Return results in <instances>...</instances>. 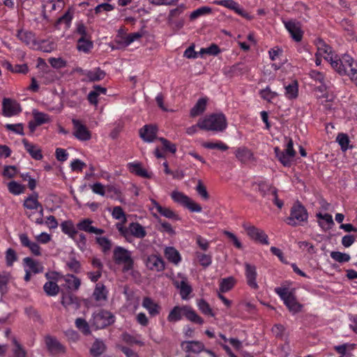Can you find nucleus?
I'll return each mask as SVG.
<instances>
[{
    "mask_svg": "<svg viewBox=\"0 0 357 357\" xmlns=\"http://www.w3.org/2000/svg\"><path fill=\"white\" fill-rule=\"evenodd\" d=\"M258 186V189L257 190L261 194V195L264 197H266L268 195L273 193V190H276V188L266 181H260L256 183Z\"/></svg>",
    "mask_w": 357,
    "mask_h": 357,
    "instance_id": "79ce46f5",
    "label": "nucleus"
},
{
    "mask_svg": "<svg viewBox=\"0 0 357 357\" xmlns=\"http://www.w3.org/2000/svg\"><path fill=\"white\" fill-rule=\"evenodd\" d=\"M113 259L116 264H123V272H128L134 268V260L130 251L123 247L116 246L114 249Z\"/></svg>",
    "mask_w": 357,
    "mask_h": 357,
    "instance_id": "20e7f679",
    "label": "nucleus"
},
{
    "mask_svg": "<svg viewBox=\"0 0 357 357\" xmlns=\"http://www.w3.org/2000/svg\"><path fill=\"white\" fill-rule=\"evenodd\" d=\"M43 289L47 295L50 296H54L59 291V287L56 282L52 281L47 282L43 286Z\"/></svg>",
    "mask_w": 357,
    "mask_h": 357,
    "instance_id": "3c124183",
    "label": "nucleus"
},
{
    "mask_svg": "<svg viewBox=\"0 0 357 357\" xmlns=\"http://www.w3.org/2000/svg\"><path fill=\"white\" fill-rule=\"evenodd\" d=\"M317 52L315 56H323V57L330 61L333 68L338 73H345V70L342 68L343 65H350L349 62H352V57L349 54H344L341 59L335 57L332 53V48L328 45L323 40L317 39L316 41Z\"/></svg>",
    "mask_w": 357,
    "mask_h": 357,
    "instance_id": "f257e3e1",
    "label": "nucleus"
},
{
    "mask_svg": "<svg viewBox=\"0 0 357 357\" xmlns=\"http://www.w3.org/2000/svg\"><path fill=\"white\" fill-rule=\"evenodd\" d=\"M114 321L115 317L112 312L105 310H100L93 313L89 323L92 327L98 330L112 325Z\"/></svg>",
    "mask_w": 357,
    "mask_h": 357,
    "instance_id": "7ed1b4c3",
    "label": "nucleus"
},
{
    "mask_svg": "<svg viewBox=\"0 0 357 357\" xmlns=\"http://www.w3.org/2000/svg\"><path fill=\"white\" fill-rule=\"evenodd\" d=\"M236 159L241 163L246 164L255 160L252 151L246 146H241L235 151Z\"/></svg>",
    "mask_w": 357,
    "mask_h": 357,
    "instance_id": "412c9836",
    "label": "nucleus"
},
{
    "mask_svg": "<svg viewBox=\"0 0 357 357\" xmlns=\"http://www.w3.org/2000/svg\"><path fill=\"white\" fill-rule=\"evenodd\" d=\"M24 261L33 273H39L43 271V266L31 257H25Z\"/></svg>",
    "mask_w": 357,
    "mask_h": 357,
    "instance_id": "c03bdc74",
    "label": "nucleus"
},
{
    "mask_svg": "<svg viewBox=\"0 0 357 357\" xmlns=\"http://www.w3.org/2000/svg\"><path fill=\"white\" fill-rule=\"evenodd\" d=\"M171 197L175 202L187 208L191 212L199 213L202 211L201 206L195 202L183 192L179 191H173L171 194Z\"/></svg>",
    "mask_w": 357,
    "mask_h": 357,
    "instance_id": "6e6552de",
    "label": "nucleus"
},
{
    "mask_svg": "<svg viewBox=\"0 0 357 357\" xmlns=\"http://www.w3.org/2000/svg\"><path fill=\"white\" fill-rule=\"evenodd\" d=\"M61 230L67 234L70 238L75 240V236L78 234V231L71 221H64L61 225Z\"/></svg>",
    "mask_w": 357,
    "mask_h": 357,
    "instance_id": "58836bf2",
    "label": "nucleus"
},
{
    "mask_svg": "<svg viewBox=\"0 0 357 357\" xmlns=\"http://www.w3.org/2000/svg\"><path fill=\"white\" fill-rule=\"evenodd\" d=\"M73 18V11L70 8L62 16L56 21V24H65L67 28H69Z\"/></svg>",
    "mask_w": 357,
    "mask_h": 357,
    "instance_id": "5fc2aeb1",
    "label": "nucleus"
},
{
    "mask_svg": "<svg viewBox=\"0 0 357 357\" xmlns=\"http://www.w3.org/2000/svg\"><path fill=\"white\" fill-rule=\"evenodd\" d=\"M245 278L247 283L250 287L254 289H258L259 285L257 282V268L255 265L248 263L245 264Z\"/></svg>",
    "mask_w": 357,
    "mask_h": 357,
    "instance_id": "a211bd4d",
    "label": "nucleus"
},
{
    "mask_svg": "<svg viewBox=\"0 0 357 357\" xmlns=\"http://www.w3.org/2000/svg\"><path fill=\"white\" fill-rule=\"evenodd\" d=\"M202 146L208 149H219L222 151L228 150L229 146L221 141L217 142H204Z\"/></svg>",
    "mask_w": 357,
    "mask_h": 357,
    "instance_id": "6e6d98bb",
    "label": "nucleus"
},
{
    "mask_svg": "<svg viewBox=\"0 0 357 357\" xmlns=\"http://www.w3.org/2000/svg\"><path fill=\"white\" fill-rule=\"evenodd\" d=\"M197 126L202 130L222 132L227 126L226 116L222 113L213 114L200 119Z\"/></svg>",
    "mask_w": 357,
    "mask_h": 357,
    "instance_id": "f03ea898",
    "label": "nucleus"
},
{
    "mask_svg": "<svg viewBox=\"0 0 357 357\" xmlns=\"http://www.w3.org/2000/svg\"><path fill=\"white\" fill-rule=\"evenodd\" d=\"M259 94L260 97L267 101L268 102H273V100L278 96V93L275 91H273L270 86H266L264 89H261L259 91Z\"/></svg>",
    "mask_w": 357,
    "mask_h": 357,
    "instance_id": "37998d69",
    "label": "nucleus"
},
{
    "mask_svg": "<svg viewBox=\"0 0 357 357\" xmlns=\"http://www.w3.org/2000/svg\"><path fill=\"white\" fill-rule=\"evenodd\" d=\"M235 284V280L233 277H228L221 280L220 282V291L222 293L227 292L231 290Z\"/></svg>",
    "mask_w": 357,
    "mask_h": 357,
    "instance_id": "49530a36",
    "label": "nucleus"
},
{
    "mask_svg": "<svg viewBox=\"0 0 357 357\" xmlns=\"http://www.w3.org/2000/svg\"><path fill=\"white\" fill-rule=\"evenodd\" d=\"M275 293L284 301L289 310L293 313H297L301 310L302 305L296 301L294 294L286 287H277Z\"/></svg>",
    "mask_w": 357,
    "mask_h": 357,
    "instance_id": "39448f33",
    "label": "nucleus"
},
{
    "mask_svg": "<svg viewBox=\"0 0 357 357\" xmlns=\"http://www.w3.org/2000/svg\"><path fill=\"white\" fill-rule=\"evenodd\" d=\"M336 142L339 144L340 149L343 152H345L348 149H351L353 148V146L350 145V139L349 136L345 133H338L336 137Z\"/></svg>",
    "mask_w": 357,
    "mask_h": 357,
    "instance_id": "a19ab883",
    "label": "nucleus"
},
{
    "mask_svg": "<svg viewBox=\"0 0 357 357\" xmlns=\"http://www.w3.org/2000/svg\"><path fill=\"white\" fill-rule=\"evenodd\" d=\"M13 343L15 348L13 349V354L10 357H26V352L22 345L17 342L15 337L13 338Z\"/></svg>",
    "mask_w": 357,
    "mask_h": 357,
    "instance_id": "864d4df0",
    "label": "nucleus"
},
{
    "mask_svg": "<svg viewBox=\"0 0 357 357\" xmlns=\"http://www.w3.org/2000/svg\"><path fill=\"white\" fill-rule=\"evenodd\" d=\"M93 47V43L86 38H80L77 40V49L84 52H88Z\"/></svg>",
    "mask_w": 357,
    "mask_h": 357,
    "instance_id": "4d7b16f0",
    "label": "nucleus"
},
{
    "mask_svg": "<svg viewBox=\"0 0 357 357\" xmlns=\"http://www.w3.org/2000/svg\"><path fill=\"white\" fill-rule=\"evenodd\" d=\"M92 297L98 303V305H105L108 299V291L105 285L102 283H97L92 294Z\"/></svg>",
    "mask_w": 357,
    "mask_h": 357,
    "instance_id": "dca6fc26",
    "label": "nucleus"
},
{
    "mask_svg": "<svg viewBox=\"0 0 357 357\" xmlns=\"http://www.w3.org/2000/svg\"><path fill=\"white\" fill-rule=\"evenodd\" d=\"M157 127L153 125H145L139 130L140 137L146 142H152L156 137Z\"/></svg>",
    "mask_w": 357,
    "mask_h": 357,
    "instance_id": "4be33fe9",
    "label": "nucleus"
},
{
    "mask_svg": "<svg viewBox=\"0 0 357 357\" xmlns=\"http://www.w3.org/2000/svg\"><path fill=\"white\" fill-rule=\"evenodd\" d=\"M173 284L176 289L180 290L181 298L183 300L188 299L192 289L188 282L187 277L183 273H179L177 274L176 278L173 280Z\"/></svg>",
    "mask_w": 357,
    "mask_h": 357,
    "instance_id": "1a4fd4ad",
    "label": "nucleus"
},
{
    "mask_svg": "<svg viewBox=\"0 0 357 357\" xmlns=\"http://www.w3.org/2000/svg\"><path fill=\"white\" fill-rule=\"evenodd\" d=\"M8 188L9 192L15 195L23 193L25 190L24 185L14 181L8 183Z\"/></svg>",
    "mask_w": 357,
    "mask_h": 357,
    "instance_id": "603ef678",
    "label": "nucleus"
},
{
    "mask_svg": "<svg viewBox=\"0 0 357 357\" xmlns=\"http://www.w3.org/2000/svg\"><path fill=\"white\" fill-rule=\"evenodd\" d=\"M19 238L22 246L28 248L33 255L36 256L41 255L40 247L38 243L31 241L27 234H21Z\"/></svg>",
    "mask_w": 357,
    "mask_h": 357,
    "instance_id": "b1692460",
    "label": "nucleus"
},
{
    "mask_svg": "<svg viewBox=\"0 0 357 357\" xmlns=\"http://www.w3.org/2000/svg\"><path fill=\"white\" fill-rule=\"evenodd\" d=\"M128 169L131 173H133L142 178H149L152 176V173L149 172L144 169L139 162H130L128 165Z\"/></svg>",
    "mask_w": 357,
    "mask_h": 357,
    "instance_id": "c85d7f7f",
    "label": "nucleus"
},
{
    "mask_svg": "<svg viewBox=\"0 0 357 357\" xmlns=\"http://www.w3.org/2000/svg\"><path fill=\"white\" fill-rule=\"evenodd\" d=\"M164 254L167 259L175 265H178L181 261L180 253L174 247L166 248Z\"/></svg>",
    "mask_w": 357,
    "mask_h": 357,
    "instance_id": "7c9ffc66",
    "label": "nucleus"
},
{
    "mask_svg": "<svg viewBox=\"0 0 357 357\" xmlns=\"http://www.w3.org/2000/svg\"><path fill=\"white\" fill-rule=\"evenodd\" d=\"M284 24L294 40L301 42L303 36L301 23L296 20H289L284 22Z\"/></svg>",
    "mask_w": 357,
    "mask_h": 357,
    "instance_id": "4468645a",
    "label": "nucleus"
},
{
    "mask_svg": "<svg viewBox=\"0 0 357 357\" xmlns=\"http://www.w3.org/2000/svg\"><path fill=\"white\" fill-rule=\"evenodd\" d=\"M105 350V344L102 340H96L93 343L92 347L90 349V352L93 356H100Z\"/></svg>",
    "mask_w": 357,
    "mask_h": 357,
    "instance_id": "a18cd8bd",
    "label": "nucleus"
},
{
    "mask_svg": "<svg viewBox=\"0 0 357 357\" xmlns=\"http://www.w3.org/2000/svg\"><path fill=\"white\" fill-rule=\"evenodd\" d=\"M45 344L48 351L52 354L65 353V347L54 337L48 335L45 337Z\"/></svg>",
    "mask_w": 357,
    "mask_h": 357,
    "instance_id": "aec40b11",
    "label": "nucleus"
},
{
    "mask_svg": "<svg viewBox=\"0 0 357 357\" xmlns=\"http://www.w3.org/2000/svg\"><path fill=\"white\" fill-rule=\"evenodd\" d=\"M199 310L205 315L214 317V314L209 304L204 299H200L197 303Z\"/></svg>",
    "mask_w": 357,
    "mask_h": 357,
    "instance_id": "13d9d810",
    "label": "nucleus"
},
{
    "mask_svg": "<svg viewBox=\"0 0 357 357\" xmlns=\"http://www.w3.org/2000/svg\"><path fill=\"white\" fill-rule=\"evenodd\" d=\"M207 98H199L194 107L190 109V116L195 117L204 112L206 108Z\"/></svg>",
    "mask_w": 357,
    "mask_h": 357,
    "instance_id": "f704fd0d",
    "label": "nucleus"
},
{
    "mask_svg": "<svg viewBox=\"0 0 357 357\" xmlns=\"http://www.w3.org/2000/svg\"><path fill=\"white\" fill-rule=\"evenodd\" d=\"M22 143L26 151L29 153L32 158L36 160H40L43 159V155L42 150L38 146L29 143L26 139H22Z\"/></svg>",
    "mask_w": 357,
    "mask_h": 357,
    "instance_id": "bb28decb",
    "label": "nucleus"
},
{
    "mask_svg": "<svg viewBox=\"0 0 357 357\" xmlns=\"http://www.w3.org/2000/svg\"><path fill=\"white\" fill-rule=\"evenodd\" d=\"M83 75L86 77L85 81L92 82H98L103 79L105 77L106 73L100 68H96L91 70H85L83 73Z\"/></svg>",
    "mask_w": 357,
    "mask_h": 357,
    "instance_id": "cd10ccee",
    "label": "nucleus"
},
{
    "mask_svg": "<svg viewBox=\"0 0 357 357\" xmlns=\"http://www.w3.org/2000/svg\"><path fill=\"white\" fill-rule=\"evenodd\" d=\"M75 324L76 328L80 331L84 335H88L91 334L89 324L84 319L77 318L75 319Z\"/></svg>",
    "mask_w": 357,
    "mask_h": 357,
    "instance_id": "de8ad7c7",
    "label": "nucleus"
},
{
    "mask_svg": "<svg viewBox=\"0 0 357 357\" xmlns=\"http://www.w3.org/2000/svg\"><path fill=\"white\" fill-rule=\"evenodd\" d=\"M184 309L185 305L183 306H175L173 309L169 312L167 316V320L169 322H176L182 319V317L184 316Z\"/></svg>",
    "mask_w": 357,
    "mask_h": 357,
    "instance_id": "4c0bfd02",
    "label": "nucleus"
},
{
    "mask_svg": "<svg viewBox=\"0 0 357 357\" xmlns=\"http://www.w3.org/2000/svg\"><path fill=\"white\" fill-rule=\"evenodd\" d=\"M74 126V136L80 141H88L91 138V132L79 120L73 119Z\"/></svg>",
    "mask_w": 357,
    "mask_h": 357,
    "instance_id": "9b49d317",
    "label": "nucleus"
},
{
    "mask_svg": "<svg viewBox=\"0 0 357 357\" xmlns=\"http://www.w3.org/2000/svg\"><path fill=\"white\" fill-rule=\"evenodd\" d=\"M38 194L34 192L33 194L27 197L23 204L24 208L30 210L38 209L40 206V203L38 200Z\"/></svg>",
    "mask_w": 357,
    "mask_h": 357,
    "instance_id": "e433bc0d",
    "label": "nucleus"
},
{
    "mask_svg": "<svg viewBox=\"0 0 357 357\" xmlns=\"http://www.w3.org/2000/svg\"><path fill=\"white\" fill-rule=\"evenodd\" d=\"M350 65H343L342 68L345 70V73H339L340 75H347L351 79L357 86V62L352 58V62H349Z\"/></svg>",
    "mask_w": 357,
    "mask_h": 357,
    "instance_id": "2f4dec72",
    "label": "nucleus"
},
{
    "mask_svg": "<svg viewBox=\"0 0 357 357\" xmlns=\"http://www.w3.org/2000/svg\"><path fill=\"white\" fill-rule=\"evenodd\" d=\"M146 267L154 272H161L165 268V263L162 257L157 255H151L145 260Z\"/></svg>",
    "mask_w": 357,
    "mask_h": 357,
    "instance_id": "9d476101",
    "label": "nucleus"
},
{
    "mask_svg": "<svg viewBox=\"0 0 357 357\" xmlns=\"http://www.w3.org/2000/svg\"><path fill=\"white\" fill-rule=\"evenodd\" d=\"M213 3L218 6H224L234 11L238 15L246 19H250V15L238 4V3L234 0H215L213 1Z\"/></svg>",
    "mask_w": 357,
    "mask_h": 357,
    "instance_id": "f8f14e48",
    "label": "nucleus"
},
{
    "mask_svg": "<svg viewBox=\"0 0 357 357\" xmlns=\"http://www.w3.org/2000/svg\"><path fill=\"white\" fill-rule=\"evenodd\" d=\"M2 110L3 114L8 117L17 115L22 111L20 104L10 98L3 100Z\"/></svg>",
    "mask_w": 357,
    "mask_h": 357,
    "instance_id": "2eb2a0df",
    "label": "nucleus"
},
{
    "mask_svg": "<svg viewBox=\"0 0 357 357\" xmlns=\"http://www.w3.org/2000/svg\"><path fill=\"white\" fill-rule=\"evenodd\" d=\"M33 115L34 118V121L38 123V125H42L46 123H49L50 121V116L45 113L33 111Z\"/></svg>",
    "mask_w": 357,
    "mask_h": 357,
    "instance_id": "052dcab7",
    "label": "nucleus"
},
{
    "mask_svg": "<svg viewBox=\"0 0 357 357\" xmlns=\"http://www.w3.org/2000/svg\"><path fill=\"white\" fill-rule=\"evenodd\" d=\"M50 64L56 69L65 68L67 66L66 61L61 58L51 57L48 59Z\"/></svg>",
    "mask_w": 357,
    "mask_h": 357,
    "instance_id": "69168bd1",
    "label": "nucleus"
},
{
    "mask_svg": "<svg viewBox=\"0 0 357 357\" xmlns=\"http://www.w3.org/2000/svg\"><path fill=\"white\" fill-rule=\"evenodd\" d=\"M274 153L278 160L284 167H290L295 155L288 153L285 150H281L278 146L274 148Z\"/></svg>",
    "mask_w": 357,
    "mask_h": 357,
    "instance_id": "393cba45",
    "label": "nucleus"
},
{
    "mask_svg": "<svg viewBox=\"0 0 357 357\" xmlns=\"http://www.w3.org/2000/svg\"><path fill=\"white\" fill-rule=\"evenodd\" d=\"M181 347L186 353L199 354L204 350L203 342L197 340L183 341L181 342Z\"/></svg>",
    "mask_w": 357,
    "mask_h": 357,
    "instance_id": "6ab92c4d",
    "label": "nucleus"
},
{
    "mask_svg": "<svg viewBox=\"0 0 357 357\" xmlns=\"http://www.w3.org/2000/svg\"><path fill=\"white\" fill-rule=\"evenodd\" d=\"M151 203L153 204V208H155L156 211L161 215L167 218L176 220L180 219L178 215L176 214L175 212L173 211L170 208L162 206L154 199L151 200Z\"/></svg>",
    "mask_w": 357,
    "mask_h": 357,
    "instance_id": "a878e982",
    "label": "nucleus"
},
{
    "mask_svg": "<svg viewBox=\"0 0 357 357\" xmlns=\"http://www.w3.org/2000/svg\"><path fill=\"white\" fill-rule=\"evenodd\" d=\"M61 304L66 308L73 310H77L80 306L78 298L71 292L62 294Z\"/></svg>",
    "mask_w": 357,
    "mask_h": 357,
    "instance_id": "5701e85b",
    "label": "nucleus"
},
{
    "mask_svg": "<svg viewBox=\"0 0 357 357\" xmlns=\"http://www.w3.org/2000/svg\"><path fill=\"white\" fill-rule=\"evenodd\" d=\"M93 221L89 218L81 220L76 225L78 230L85 231L89 234H95L97 235L102 234L105 231L102 229L95 227L92 225Z\"/></svg>",
    "mask_w": 357,
    "mask_h": 357,
    "instance_id": "f3484780",
    "label": "nucleus"
},
{
    "mask_svg": "<svg viewBox=\"0 0 357 357\" xmlns=\"http://www.w3.org/2000/svg\"><path fill=\"white\" fill-rule=\"evenodd\" d=\"M16 37L26 46L34 48L37 45L36 34L29 30L20 29L17 31Z\"/></svg>",
    "mask_w": 357,
    "mask_h": 357,
    "instance_id": "ddd939ff",
    "label": "nucleus"
},
{
    "mask_svg": "<svg viewBox=\"0 0 357 357\" xmlns=\"http://www.w3.org/2000/svg\"><path fill=\"white\" fill-rule=\"evenodd\" d=\"M9 282V274L6 273H0V292L2 295L8 291V283Z\"/></svg>",
    "mask_w": 357,
    "mask_h": 357,
    "instance_id": "0e129e2a",
    "label": "nucleus"
},
{
    "mask_svg": "<svg viewBox=\"0 0 357 357\" xmlns=\"http://www.w3.org/2000/svg\"><path fill=\"white\" fill-rule=\"evenodd\" d=\"M285 96L289 99H295L298 95V86L297 81H292L289 84L284 86Z\"/></svg>",
    "mask_w": 357,
    "mask_h": 357,
    "instance_id": "ea45409f",
    "label": "nucleus"
},
{
    "mask_svg": "<svg viewBox=\"0 0 357 357\" xmlns=\"http://www.w3.org/2000/svg\"><path fill=\"white\" fill-rule=\"evenodd\" d=\"M307 218L308 213L306 208L298 202L291 208L290 215L287 218V224L295 227L300 222H306Z\"/></svg>",
    "mask_w": 357,
    "mask_h": 357,
    "instance_id": "423d86ee",
    "label": "nucleus"
},
{
    "mask_svg": "<svg viewBox=\"0 0 357 357\" xmlns=\"http://www.w3.org/2000/svg\"><path fill=\"white\" fill-rule=\"evenodd\" d=\"M38 48L44 52H52L56 48V45L54 41L42 40Z\"/></svg>",
    "mask_w": 357,
    "mask_h": 357,
    "instance_id": "680f3d73",
    "label": "nucleus"
},
{
    "mask_svg": "<svg viewBox=\"0 0 357 357\" xmlns=\"http://www.w3.org/2000/svg\"><path fill=\"white\" fill-rule=\"evenodd\" d=\"M145 228L139 222L130 223V236H132L137 238H143L146 236Z\"/></svg>",
    "mask_w": 357,
    "mask_h": 357,
    "instance_id": "473e14b6",
    "label": "nucleus"
},
{
    "mask_svg": "<svg viewBox=\"0 0 357 357\" xmlns=\"http://www.w3.org/2000/svg\"><path fill=\"white\" fill-rule=\"evenodd\" d=\"M96 242L100 247L101 250L104 253H107L112 248V241L105 236L96 238Z\"/></svg>",
    "mask_w": 357,
    "mask_h": 357,
    "instance_id": "09e8293b",
    "label": "nucleus"
},
{
    "mask_svg": "<svg viewBox=\"0 0 357 357\" xmlns=\"http://www.w3.org/2000/svg\"><path fill=\"white\" fill-rule=\"evenodd\" d=\"M242 227L246 231L247 235L252 241L263 245L269 244L268 235L264 232V230L257 228L248 222H244L242 225Z\"/></svg>",
    "mask_w": 357,
    "mask_h": 357,
    "instance_id": "0eeeda50",
    "label": "nucleus"
},
{
    "mask_svg": "<svg viewBox=\"0 0 357 357\" xmlns=\"http://www.w3.org/2000/svg\"><path fill=\"white\" fill-rule=\"evenodd\" d=\"M63 280L69 290L77 291L79 289L81 280L75 275L73 274H67L64 276Z\"/></svg>",
    "mask_w": 357,
    "mask_h": 357,
    "instance_id": "72a5a7b5",
    "label": "nucleus"
},
{
    "mask_svg": "<svg viewBox=\"0 0 357 357\" xmlns=\"http://www.w3.org/2000/svg\"><path fill=\"white\" fill-rule=\"evenodd\" d=\"M142 307L148 310L151 317H155L159 314L160 307L158 304L155 303L153 299L149 297H145L142 301Z\"/></svg>",
    "mask_w": 357,
    "mask_h": 357,
    "instance_id": "c756f323",
    "label": "nucleus"
},
{
    "mask_svg": "<svg viewBox=\"0 0 357 357\" xmlns=\"http://www.w3.org/2000/svg\"><path fill=\"white\" fill-rule=\"evenodd\" d=\"M212 13V8L209 6H202L193 10L190 15V20H195L200 16L209 15Z\"/></svg>",
    "mask_w": 357,
    "mask_h": 357,
    "instance_id": "8fccbe9b",
    "label": "nucleus"
},
{
    "mask_svg": "<svg viewBox=\"0 0 357 357\" xmlns=\"http://www.w3.org/2000/svg\"><path fill=\"white\" fill-rule=\"evenodd\" d=\"M196 256L200 265L205 268L209 266L212 263V258L209 255L197 252Z\"/></svg>",
    "mask_w": 357,
    "mask_h": 357,
    "instance_id": "e2e57ef3",
    "label": "nucleus"
},
{
    "mask_svg": "<svg viewBox=\"0 0 357 357\" xmlns=\"http://www.w3.org/2000/svg\"><path fill=\"white\" fill-rule=\"evenodd\" d=\"M128 39V34H117L116 36L114 43L116 44V49L128 47L130 44H126V40Z\"/></svg>",
    "mask_w": 357,
    "mask_h": 357,
    "instance_id": "338daca9",
    "label": "nucleus"
},
{
    "mask_svg": "<svg viewBox=\"0 0 357 357\" xmlns=\"http://www.w3.org/2000/svg\"><path fill=\"white\" fill-rule=\"evenodd\" d=\"M331 257L335 261L340 263L347 262L350 260L351 257L347 253H342L339 251H333L331 252Z\"/></svg>",
    "mask_w": 357,
    "mask_h": 357,
    "instance_id": "bf43d9fd",
    "label": "nucleus"
},
{
    "mask_svg": "<svg viewBox=\"0 0 357 357\" xmlns=\"http://www.w3.org/2000/svg\"><path fill=\"white\" fill-rule=\"evenodd\" d=\"M184 317L193 323L200 325L204 324V319L190 306L185 305Z\"/></svg>",
    "mask_w": 357,
    "mask_h": 357,
    "instance_id": "c9c22d12",
    "label": "nucleus"
},
{
    "mask_svg": "<svg viewBox=\"0 0 357 357\" xmlns=\"http://www.w3.org/2000/svg\"><path fill=\"white\" fill-rule=\"evenodd\" d=\"M68 269L75 273H78L81 269V264L75 258H71L66 262Z\"/></svg>",
    "mask_w": 357,
    "mask_h": 357,
    "instance_id": "774afa93",
    "label": "nucleus"
}]
</instances>
